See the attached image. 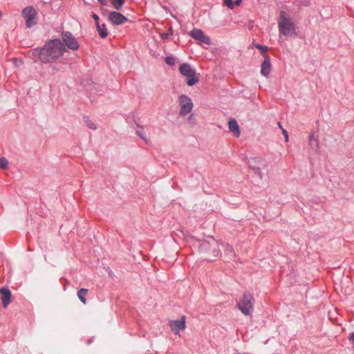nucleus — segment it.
<instances>
[{
	"label": "nucleus",
	"mask_w": 354,
	"mask_h": 354,
	"mask_svg": "<svg viewBox=\"0 0 354 354\" xmlns=\"http://www.w3.org/2000/svg\"><path fill=\"white\" fill-rule=\"evenodd\" d=\"M136 133H139L140 132L138 130H137Z\"/></svg>",
	"instance_id": "37"
},
{
	"label": "nucleus",
	"mask_w": 354,
	"mask_h": 354,
	"mask_svg": "<svg viewBox=\"0 0 354 354\" xmlns=\"http://www.w3.org/2000/svg\"><path fill=\"white\" fill-rule=\"evenodd\" d=\"M253 46L257 48V49L260 50L262 52L263 57H264L265 54H268L266 52L268 50V46H263L259 44H253Z\"/></svg>",
	"instance_id": "19"
},
{
	"label": "nucleus",
	"mask_w": 354,
	"mask_h": 354,
	"mask_svg": "<svg viewBox=\"0 0 354 354\" xmlns=\"http://www.w3.org/2000/svg\"><path fill=\"white\" fill-rule=\"evenodd\" d=\"M111 1H112L113 0H111Z\"/></svg>",
	"instance_id": "38"
},
{
	"label": "nucleus",
	"mask_w": 354,
	"mask_h": 354,
	"mask_svg": "<svg viewBox=\"0 0 354 354\" xmlns=\"http://www.w3.org/2000/svg\"><path fill=\"white\" fill-rule=\"evenodd\" d=\"M108 19L113 26L121 25L129 21L124 15L117 11L110 12Z\"/></svg>",
	"instance_id": "9"
},
{
	"label": "nucleus",
	"mask_w": 354,
	"mask_h": 354,
	"mask_svg": "<svg viewBox=\"0 0 354 354\" xmlns=\"http://www.w3.org/2000/svg\"><path fill=\"white\" fill-rule=\"evenodd\" d=\"M92 17L95 22H97L99 21V16L97 14H93Z\"/></svg>",
	"instance_id": "29"
},
{
	"label": "nucleus",
	"mask_w": 354,
	"mask_h": 354,
	"mask_svg": "<svg viewBox=\"0 0 354 354\" xmlns=\"http://www.w3.org/2000/svg\"><path fill=\"white\" fill-rule=\"evenodd\" d=\"M95 26H96L97 30L100 28L101 25L100 24L99 21L97 22H95Z\"/></svg>",
	"instance_id": "33"
},
{
	"label": "nucleus",
	"mask_w": 354,
	"mask_h": 354,
	"mask_svg": "<svg viewBox=\"0 0 354 354\" xmlns=\"http://www.w3.org/2000/svg\"><path fill=\"white\" fill-rule=\"evenodd\" d=\"M88 290L86 288H81L77 292V297L82 302V304H86V297L88 294Z\"/></svg>",
	"instance_id": "15"
},
{
	"label": "nucleus",
	"mask_w": 354,
	"mask_h": 354,
	"mask_svg": "<svg viewBox=\"0 0 354 354\" xmlns=\"http://www.w3.org/2000/svg\"><path fill=\"white\" fill-rule=\"evenodd\" d=\"M62 40L65 46L73 50H76L79 48L80 44L77 39L73 35L71 32L62 31L61 34Z\"/></svg>",
	"instance_id": "7"
},
{
	"label": "nucleus",
	"mask_w": 354,
	"mask_h": 354,
	"mask_svg": "<svg viewBox=\"0 0 354 354\" xmlns=\"http://www.w3.org/2000/svg\"><path fill=\"white\" fill-rule=\"evenodd\" d=\"M169 326L176 335H179L180 330H184L186 327L185 317L183 316L180 320L169 321Z\"/></svg>",
	"instance_id": "11"
},
{
	"label": "nucleus",
	"mask_w": 354,
	"mask_h": 354,
	"mask_svg": "<svg viewBox=\"0 0 354 354\" xmlns=\"http://www.w3.org/2000/svg\"><path fill=\"white\" fill-rule=\"evenodd\" d=\"M33 52H34V49L29 52V55H30V57L34 59L35 57H36L37 56L39 57V54H35V53H33Z\"/></svg>",
	"instance_id": "28"
},
{
	"label": "nucleus",
	"mask_w": 354,
	"mask_h": 354,
	"mask_svg": "<svg viewBox=\"0 0 354 354\" xmlns=\"http://www.w3.org/2000/svg\"><path fill=\"white\" fill-rule=\"evenodd\" d=\"M250 167L262 178L268 171V165L265 160L261 157L252 158L249 160Z\"/></svg>",
	"instance_id": "5"
},
{
	"label": "nucleus",
	"mask_w": 354,
	"mask_h": 354,
	"mask_svg": "<svg viewBox=\"0 0 354 354\" xmlns=\"http://www.w3.org/2000/svg\"><path fill=\"white\" fill-rule=\"evenodd\" d=\"M309 143L313 149H317L319 147L318 138L315 134H312L309 137Z\"/></svg>",
	"instance_id": "16"
},
{
	"label": "nucleus",
	"mask_w": 354,
	"mask_h": 354,
	"mask_svg": "<svg viewBox=\"0 0 354 354\" xmlns=\"http://www.w3.org/2000/svg\"><path fill=\"white\" fill-rule=\"evenodd\" d=\"M296 4L299 7H308L310 5V0H296Z\"/></svg>",
	"instance_id": "20"
},
{
	"label": "nucleus",
	"mask_w": 354,
	"mask_h": 354,
	"mask_svg": "<svg viewBox=\"0 0 354 354\" xmlns=\"http://www.w3.org/2000/svg\"><path fill=\"white\" fill-rule=\"evenodd\" d=\"M278 26L279 32L284 36H297L295 25L291 21L290 18L287 17L285 11H280Z\"/></svg>",
	"instance_id": "2"
},
{
	"label": "nucleus",
	"mask_w": 354,
	"mask_h": 354,
	"mask_svg": "<svg viewBox=\"0 0 354 354\" xmlns=\"http://www.w3.org/2000/svg\"><path fill=\"white\" fill-rule=\"evenodd\" d=\"M254 299L251 294L245 293L237 302L239 310L245 315H250L254 309Z\"/></svg>",
	"instance_id": "3"
},
{
	"label": "nucleus",
	"mask_w": 354,
	"mask_h": 354,
	"mask_svg": "<svg viewBox=\"0 0 354 354\" xmlns=\"http://www.w3.org/2000/svg\"><path fill=\"white\" fill-rule=\"evenodd\" d=\"M21 15L26 20V28H30L37 24V12L33 6H30L24 8L22 10Z\"/></svg>",
	"instance_id": "6"
},
{
	"label": "nucleus",
	"mask_w": 354,
	"mask_h": 354,
	"mask_svg": "<svg viewBox=\"0 0 354 354\" xmlns=\"http://www.w3.org/2000/svg\"><path fill=\"white\" fill-rule=\"evenodd\" d=\"M284 136H285L286 142H288V134H284Z\"/></svg>",
	"instance_id": "35"
},
{
	"label": "nucleus",
	"mask_w": 354,
	"mask_h": 354,
	"mask_svg": "<svg viewBox=\"0 0 354 354\" xmlns=\"http://www.w3.org/2000/svg\"><path fill=\"white\" fill-rule=\"evenodd\" d=\"M180 73L188 77L187 84L192 86L198 82L199 78L196 75V71L193 69L189 64H182L179 67Z\"/></svg>",
	"instance_id": "4"
},
{
	"label": "nucleus",
	"mask_w": 354,
	"mask_h": 354,
	"mask_svg": "<svg viewBox=\"0 0 354 354\" xmlns=\"http://www.w3.org/2000/svg\"><path fill=\"white\" fill-rule=\"evenodd\" d=\"M124 1L125 0H113L111 3L115 10H120L124 3Z\"/></svg>",
	"instance_id": "18"
},
{
	"label": "nucleus",
	"mask_w": 354,
	"mask_h": 354,
	"mask_svg": "<svg viewBox=\"0 0 354 354\" xmlns=\"http://www.w3.org/2000/svg\"><path fill=\"white\" fill-rule=\"evenodd\" d=\"M98 2L103 5V6H106L107 4V0H97Z\"/></svg>",
	"instance_id": "30"
},
{
	"label": "nucleus",
	"mask_w": 354,
	"mask_h": 354,
	"mask_svg": "<svg viewBox=\"0 0 354 354\" xmlns=\"http://www.w3.org/2000/svg\"><path fill=\"white\" fill-rule=\"evenodd\" d=\"M8 161L6 158H0V167L3 169H6L8 168Z\"/></svg>",
	"instance_id": "22"
},
{
	"label": "nucleus",
	"mask_w": 354,
	"mask_h": 354,
	"mask_svg": "<svg viewBox=\"0 0 354 354\" xmlns=\"http://www.w3.org/2000/svg\"><path fill=\"white\" fill-rule=\"evenodd\" d=\"M264 59L261 65V74L267 77L270 73L271 62L268 54L264 55Z\"/></svg>",
	"instance_id": "12"
},
{
	"label": "nucleus",
	"mask_w": 354,
	"mask_h": 354,
	"mask_svg": "<svg viewBox=\"0 0 354 354\" xmlns=\"http://www.w3.org/2000/svg\"><path fill=\"white\" fill-rule=\"evenodd\" d=\"M179 104L180 105V115H186L190 113L193 108V103L190 97L182 94L179 96Z\"/></svg>",
	"instance_id": "8"
},
{
	"label": "nucleus",
	"mask_w": 354,
	"mask_h": 354,
	"mask_svg": "<svg viewBox=\"0 0 354 354\" xmlns=\"http://www.w3.org/2000/svg\"><path fill=\"white\" fill-rule=\"evenodd\" d=\"M66 51L60 39L48 41L41 49L35 48L33 53L39 54V58L42 63H49L62 56Z\"/></svg>",
	"instance_id": "1"
},
{
	"label": "nucleus",
	"mask_w": 354,
	"mask_h": 354,
	"mask_svg": "<svg viewBox=\"0 0 354 354\" xmlns=\"http://www.w3.org/2000/svg\"><path fill=\"white\" fill-rule=\"evenodd\" d=\"M97 32L102 38H106L108 35L106 26L104 24L101 25V27L97 30Z\"/></svg>",
	"instance_id": "17"
},
{
	"label": "nucleus",
	"mask_w": 354,
	"mask_h": 354,
	"mask_svg": "<svg viewBox=\"0 0 354 354\" xmlns=\"http://www.w3.org/2000/svg\"><path fill=\"white\" fill-rule=\"evenodd\" d=\"M189 35L193 39L205 44L210 45L212 44L209 37L205 35L203 31L201 29L194 28L189 33Z\"/></svg>",
	"instance_id": "10"
},
{
	"label": "nucleus",
	"mask_w": 354,
	"mask_h": 354,
	"mask_svg": "<svg viewBox=\"0 0 354 354\" xmlns=\"http://www.w3.org/2000/svg\"><path fill=\"white\" fill-rule=\"evenodd\" d=\"M227 250H228V252H231L232 253L233 252V249H232V247H229V248H227Z\"/></svg>",
	"instance_id": "36"
},
{
	"label": "nucleus",
	"mask_w": 354,
	"mask_h": 354,
	"mask_svg": "<svg viewBox=\"0 0 354 354\" xmlns=\"http://www.w3.org/2000/svg\"><path fill=\"white\" fill-rule=\"evenodd\" d=\"M165 61L169 66H174L175 64V59L171 56L166 57Z\"/></svg>",
	"instance_id": "23"
},
{
	"label": "nucleus",
	"mask_w": 354,
	"mask_h": 354,
	"mask_svg": "<svg viewBox=\"0 0 354 354\" xmlns=\"http://www.w3.org/2000/svg\"><path fill=\"white\" fill-rule=\"evenodd\" d=\"M84 122L86 123V124L87 125V127L89 129H91L92 130H96V126L95 125V124L93 123V122L88 117L84 118Z\"/></svg>",
	"instance_id": "21"
},
{
	"label": "nucleus",
	"mask_w": 354,
	"mask_h": 354,
	"mask_svg": "<svg viewBox=\"0 0 354 354\" xmlns=\"http://www.w3.org/2000/svg\"><path fill=\"white\" fill-rule=\"evenodd\" d=\"M277 124L279 128L281 129L283 133H288V131L285 129L282 128V127L281 126V123L279 122H278Z\"/></svg>",
	"instance_id": "31"
},
{
	"label": "nucleus",
	"mask_w": 354,
	"mask_h": 354,
	"mask_svg": "<svg viewBox=\"0 0 354 354\" xmlns=\"http://www.w3.org/2000/svg\"><path fill=\"white\" fill-rule=\"evenodd\" d=\"M228 126L231 133H240L239 126L235 119H231L228 122Z\"/></svg>",
	"instance_id": "14"
},
{
	"label": "nucleus",
	"mask_w": 354,
	"mask_h": 354,
	"mask_svg": "<svg viewBox=\"0 0 354 354\" xmlns=\"http://www.w3.org/2000/svg\"><path fill=\"white\" fill-rule=\"evenodd\" d=\"M0 294L1 295V299L3 306L6 308L10 303L11 292L7 288H1L0 289Z\"/></svg>",
	"instance_id": "13"
},
{
	"label": "nucleus",
	"mask_w": 354,
	"mask_h": 354,
	"mask_svg": "<svg viewBox=\"0 0 354 354\" xmlns=\"http://www.w3.org/2000/svg\"><path fill=\"white\" fill-rule=\"evenodd\" d=\"M188 122L190 123V124H193L195 123V120H194L193 114H191L189 116V118H188Z\"/></svg>",
	"instance_id": "27"
},
{
	"label": "nucleus",
	"mask_w": 354,
	"mask_h": 354,
	"mask_svg": "<svg viewBox=\"0 0 354 354\" xmlns=\"http://www.w3.org/2000/svg\"><path fill=\"white\" fill-rule=\"evenodd\" d=\"M349 339L352 340L353 342L354 343V333L350 337Z\"/></svg>",
	"instance_id": "34"
},
{
	"label": "nucleus",
	"mask_w": 354,
	"mask_h": 354,
	"mask_svg": "<svg viewBox=\"0 0 354 354\" xmlns=\"http://www.w3.org/2000/svg\"><path fill=\"white\" fill-rule=\"evenodd\" d=\"M140 138L145 141L147 144L149 143V134H140Z\"/></svg>",
	"instance_id": "26"
},
{
	"label": "nucleus",
	"mask_w": 354,
	"mask_h": 354,
	"mask_svg": "<svg viewBox=\"0 0 354 354\" xmlns=\"http://www.w3.org/2000/svg\"><path fill=\"white\" fill-rule=\"evenodd\" d=\"M224 4L230 9H233L234 8V3L232 0H223Z\"/></svg>",
	"instance_id": "24"
},
{
	"label": "nucleus",
	"mask_w": 354,
	"mask_h": 354,
	"mask_svg": "<svg viewBox=\"0 0 354 354\" xmlns=\"http://www.w3.org/2000/svg\"><path fill=\"white\" fill-rule=\"evenodd\" d=\"M172 35H173V30L171 28H170L169 32H163L161 34V37H162V39H168Z\"/></svg>",
	"instance_id": "25"
},
{
	"label": "nucleus",
	"mask_w": 354,
	"mask_h": 354,
	"mask_svg": "<svg viewBox=\"0 0 354 354\" xmlns=\"http://www.w3.org/2000/svg\"><path fill=\"white\" fill-rule=\"evenodd\" d=\"M242 2V0H236L235 1H234V6H239Z\"/></svg>",
	"instance_id": "32"
}]
</instances>
